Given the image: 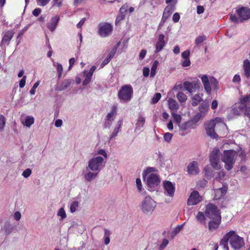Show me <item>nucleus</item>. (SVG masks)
Returning <instances> with one entry per match:
<instances>
[{"instance_id":"4c0bfd02","label":"nucleus","mask_w":250,"mask_h":250,"mask_svg":"<svg viewBox=\"0 0 250 250\" xmlns=\"http://www.w3.org/2000/svg\"><path fill=\"white\" fill-rule=\"evenodd\" d=\"M79 202L77 201H75L72 202L70 205V211L71 213H74L79 208Z\"/></svg>"},{"instance_id":"f704fd0d","label":"nucleus","mask_w":250,"mask_h":250,"mask_svg":"<svg viewBox=\"0 0 250 250\" xmlns=\"http://www.w3.org/2000/svg\"><path fill=\"white\" fill-rule=\"evenodd\" d=\"M71 83V80H65L57 89L60 91L63 90L69 87Z\"/></svg>"},{"instance_id":"5701e85b","label":"nucleus","mask_w":250,"mask_h":250,"mask_svg":"<svg viewBox=\"0 0 250 250\" xmlns=\"http://www.w3.org/2000/svg\"><path fill=\"white\" fill-rule=\"evenodd\" d=\"M227 189V188L225 186L215 189L214 190V198L219 199L223 197L226 193Z\"/></svg>"},{"instance_id":"7ed1b4c3","label":"nucleus","mask_w":250,"mask_h":250,"mask_svg":"<svg viewBox=\"0 0 250 250\" xmlns=\"http://www.w3.org/2000/svg\"><path fill=\"white\" fill-rule=\"evenodd\" d=\"M226 125L216 118L205 123V129L207 135L212 139H217L219 134L226 128Z\"/></svg>"},{"instance_id":"2f4dec72","label":"nucleus","mask_w":250,"mask_h":250,"mask_svg":"<svg viewBox=\"0 0 250 250\" xmlns=\"http://www.w3.org/2000/svg\"><path fill=\"white\" fill-rule=\"evenodd\" d=\"M34 118L31 116H26L23 125L27 127H30L34 123Z\"/></svg>"},{"instance_id":"f8f14e48","label":"nucleus","mask_w":250,"mask_h":250,"mask_svg":"<svg viewBox=\"0 0 250 250\" xmlns=\"http://www.w3.org/2000/svg\"><path fill=\"white\" fill-rule=\"evenodd\" d=\"M202 200V197L199 195L198 192L194 190L191 193L188 200L187 204L188 206L195 205L199 203Z\"/></svg>"},{"instance_id":"c03bdc74","label":"nucleus","mask_w":250,"mask_h":250,"mask_svg":"<svg viewBox=\"0 0 250 250\" xmlns=\"http://www.w3.org/2000/svg\"><path fill=\"white\" fill-rule=\"evenodd\" d=\"M196 220L201 224L205 223V217L204 213L202 212H198L196 216Z\"/></svg>"},{"instance_id":"69168bd1","label":"nucleus","mask_w":250,"mask_h":250,"mask_svg":"<svg viewBox=\"0 0 250 250\" xmlns=\"http://www.w3.org/2000/svg\"><path fill=\"white\" fill-rule=\"evenodd\" d=\"M52 3L53 6L61 7L62 5V2L59 0H53Z\"/></svg>"},{"instance_id":"4468645a","label":"nucleus","mask_w":250,"mask_h":250,"mask_svg":"<svg viewBox=\"0 0 250 250\" xmlns=\"http://www.w3.org/2000/svg\"><path fill=\"white\" fill-rule=\"evenodd\" d=\"M183 85L185 89L189 93L194 92L200 87V83L198 82H185Z\"/></svg>"},{"instance_id":"864d4df0","label":"nucleus","mask_w":250,"mask_h":250,"mask_svg":"<svg viewBox=\"0 0 250 250\" xmlns=\"http://www.w3.org/2000/svg\"><path fill=\"white\" fill-rule=\"evenodd\" d=\"M38 5L40 6H44L46 5L50 0H36Z\"/></svg>"},{"instance_id":"7c9ffc66","label":"nucleus","mask_w":250,"mask_h":250,"mask_svg":"<svg viewBox=\"0 0 250 250\" xmlns=\"http://www.w3.org/2000/svg\"><path fill=\"white\" fill-rule=\"evenodd\" d=\"M104 243L105 245H107L109 244L110 240V235L111 234V231L106 228L104 229Z\"/></svg>"},{"instance_id":"a211bd4d","label":"nucleus","mask_w":250,"mask_h":250,"mask_svg":"<svg viewBox=\"0 0 250 250\" xmlns=\"http://www.w3.org/2000/svg\"><path fill=\"white\" fill-rule=\"evenodd\" d=\"M60 20V17L58 15H56L52 17L49 22L47 23L48 29L51 32H53L56 28L58 23Z\"/></svg>"},{"instance_id":"ea45409f","label":"nucleus","mask_w":250,"mask_h":250,"mask_svg":"<svg viewBox=\"0 0 250 250\" xmlns=\"http://www.w3.org/2000/svg\"><path fill=\"white\" fill-rule=\"evenodd\" d=\"M207 40V37L205 35H202L197 37L195 40V43L196 46H199Z\"/></svg>"},{"instance_id":"9b49d317","label":"nucleus","mask_w":250,"mask_h":250,"mask_svg":"<svg viewBox=\"0 0 250 250\" xmlns=\"http://www.w3.org/2000/svg\"><path fill=\"white\" fill-rule=\"evenodd\" d=\"M112 25L108 23H100L99 24L98 34L102 37H106L111 33Z\"/></svg>"},{"instance_id":"393cba45","label":"nucleus","mask_w":250,"mask_h":250,"mask_svg":"<svg viewBox=\"0 0 250 250\" xmlns=\"http://www.w3.org/2000/svg\"><path fill=\"white\" fill-rule=\"evenodd\" d=\"M179 127L181 130L185 131L189 128H194L195 126L189 120L183 124H181L179 125Z\"/></svg>"},{"instance_id":"473e14b6","label":"nucleus","mask_w":250,"mask_h":250,"mask_svg":"<svg viewBox=\"0 0 250 250\" xmlns=\"http://www.w3.org/2000/svg\"><path fill=\"white\" fill-rule=\"evenodd\" d=\"M83 76L85 77V79L83 83V85H86L91 81L92 75L89 74L88 73V71L87 70L83 71Z\"/></svg>"},{"instance_id":"0eeeda50","label":"nucleus","mask_w":250,"mask_h":250,"mask_svg":"<svg viewBox=\"0 0 250 250\" xmlns=\"http://www.w3.org/2000/svg\"><path fill=\"white\" fill-rule=\"evenodd\" d=\"M220 151L218 148H214L209 155V160L212 167L215 169H221V165L220 162Z\"/></svg>"},{"instance_id":"bf43d9fd","label":"nucleus","mask_w":250,"mask_h":250,"mask_svg":"<svg viewBox=\"0 0 250 250\" xmlns=\"http://www.w3.org/2000/svg\"><path fill=\"white\" fill-rule=\"evenodd\" d=\"M183 60L182 62V66L184 67L188 66L190 64V61L189 58L183 59Z\"/></svg>"},{"instance_id":"cd10ccee","label":"nucleus","mask_w":250,"mask_h":250,"mask_svg":"<svg viewBox=\"0 0 250 250\" xmlns=\"http://www.w3.org/2000/svg\"><path fill=\"white\" fill-rule=\"evenodd\" d=\"M167 102L168 107L170 110L176 111L179 109V105L175 100L170 98Z\"/></svg>"},{"instance_id":"e433bc0d","label":"nucleus","mask_w":250,"mask_h":250,"mask_svg":"<svg viewBox=\"0 0 250 250\" xmlns=\"http://www.w3.org/2000/svg\"><path fill=\"white\" fill-rule=\"evenodd\" d=\"M202 100L203 99L201 96L198 94H196L192 98V105L193 106H196L198 105Z\"/></svg>"},{"instance_id":"bb28decb","label":"nucleus","mask_w":250,"mask_h":250,"mask_svg":"<svg viewBox=\"0 0 250 250\" xmlns=\"http://www.w3.org/2000/svg\"><path fill=\"white\" fill-rule=\"evenodd\" d=\"M145 118L142 116H139L135 125V130H139L143 127L145 123Z\"/></svg>"},{"instance_id":"6ab92c4d","label":"nucleus","mask_w":250,"mask_h":250,"mask_svg":"<svg viewBox=\"0 0 250 250\" xmlns=\"http://www.w3.org/2000/svg\"><path fill=\"white\" fill-rule=\"evenodd\" d=\"M164 35L163 34L159 35L158 40L156 44V53L160 52L165 46L166 43L164 41Z\"/></svg>"},{"instance_id":"338daca9","label":"nucleus","mask_w":250,"mask_h":250,"mask_svg":"<svg viewBox=\"0 0 250 250\" xmlns=\"http://www.w3.org/2000/svg\"><path fill=\"white\" fill-rule=\"evenodd\" d=\"M111 59L109 58L108 57H106L102 62L101 64V68H103L104 67L106 64L109 63Z\"/></svg>"},{"instance_id":"09e8293b","label":"nucleus","mask_w":250,"mask_h":250,"mask_svg":"<svg viewBox=\"0 0 250 250\" xmlns=\"http://www.w3.org/2000/svg\"><path fill=\"white\" fill-rule=\"evenodd\" d=\"M136 185L138 192L141 193H143L144 189L142 188V182L140 178H138L136 179Z\"/></svg>"},{"instance_id":"c85d7f7f","label":"nucleus","mask_w":250,"mask_h":250,"mask_svg":"<svg viewBox=\"0 0 250 250\" xmlns=\"http://www.w3.org/2000/svg\"><path fill=\"white\" fill-rule=\"evenodd\" d=\"M117 109L115 105H113L111 111L107 114L106 117V120L113 121L117 114Z\"/></svg>"},{"instance_id":"de8ad7c7","label":"nucleus","mask_w":250,"mask_h":250,"mask_svg":"<svg viewBox=\"0 0 250 250\" xmlns=\"http://www.w3.org/2000/svg\"><path fill=\"white\" fill-rule=\"evenodd\" d=\"M171 115L174 119V122L178 125H181L180 123L182 120V117L179 114H177L175 113H172Z\"/></svg>"},{"instance_id":"1a4fd4ad","label":"nucleus","mask_w":250,"mask_h":250,"mask_svg":"<svg viewBox=\"0 0 250 250\" xmlns=\"http://www.w3.org/2000/svg\"><path fill=\"white\" fill-rule=\"evenodd\" d=\"M206 215L210 219L221 220L220 213L217 208L211 204H209L206 206L205 211Z\"/></svg>"},{"instance_id":"a19ab883","label":"nucleus","mask_w":250,"mask_h":250,"mask_svg":"<svg viewBox=\"0 0 250 250\" xmlns=\"http://www.w3.org/2000/svg\"><path fill=\"white\" fill-rule=\"evenodd\" d=\"M58 217H60V218L59 220L62 221L66 217V212L63 208H60L57 214Z\"/></svg>"},{"instance_id":"ddd939ff","label":"nucleus","mask_w":250,"mask_h":250,"mask_svg":"<svg viewBox=\"0 0 250 250\" xmlns=\"http://www.w3.org/2000/svg\"><path fill=\"white\" fill-rule=\"evenodd\" d=\"M187 171L188 175L198 174L200 171L198 163L196 161L190 162L187 166Z\"/></svg>"},{"instance_id":"4d7b16f0","label":"nucleus","mask_w":250,"mask_h":250,"mask_svg":"<svg viewBox=\"0 0 250 250\" xmlns=\"http://www.w3.org/2000/svg\"><path fill=\"white\" fill-rule=\"evenodd\" d=\"M168 12H169V10H168V8L167 7L166 8H165V9L164 11L162 18V21H163V22H164L166 21V20L167 19V18L168 17L169 14L168 13H167V12L168 13Z\"/></svg>"},{"instance_id":"dca6fc26","label":"nucleus","mask_w":250,"mask_h":250,"mask_svg":"<svg viewBox=\"0 0 250 250\" xmlns=\"http://www.w3.org/2000/svg\"><path fill=\"white\" fill-rule=\"evenodd\" d=\"M160 180L158 176L154 173H150L147 178V183L148 186L154 187L159 184Z\"/></svg>"},{"instance_id":"20e7f679","label":"nucleus","mask_w":250,"mask_h":250,"mask_svg":"<svg viewBox=\"0 0 250 250\" xmlns=\"http://www.w3.org/2000/svg\"><path fill=\"white\" fill-rule=\"evenodd\" d=\"M237 157V153L234 150L224 151L222 160L225 163V167L227 170H230L232 168Z\"/></svg>"},{"instance_id":"f3484780","label":"nucleus","mask_w":250,"mask_h":250,"mask_svg":"<svg viewBox=\"0 0 250 250\" xmlns=\"http://www.w3.org/2000/svg\"><path fill=\"white\" fill-rule=\"evenodd\" d=\"M163 185L165 193L170 197H173L175 190L174 185L171 182L168 181H164Z\"/></svg>"},{"instance_id":"423d86ee","label":"nucleus","mask_w":250,"mask_h":250,"mask_svg":"<svg viewBox=\"0 0 250 250\" xmlns=\"http://www.w3.org/2000/svg\"><path fill=\"white\" fill-rule=\"evenodd\" d=\"M133 94V88L130 85L123 86L118 92L119 98L124 102L131 100Z\"/></svg>"},{"instance_id":"8fccbe9b","label":"nucleus","mask_w":250,"mask_h":250,"mask_svg":"<svg viewBox=\"0 0 250 250\" xmlns=\"http://www.w3.org/2000/svg\"><path fill=\"white\" fill-rule=\"evenodd\" d=\"M6 124V119L2 115L0 114V131L3 130Z\"/></svg>"},{"instance_id":"c756f323","label":"nucleus","mask_w":250,"mask_h":250,"mask_svg":"<svg viewBox=\"0 0 250 250\" xmlns=\"http://www.w3.org/2000/svg\"><path fill=\"white\" fill-rule=\"evenodd\" d=\"M243 67L245 71V75L249 77L250 76V61L246 60L244 61Z\"/></svg>"},{"instance_id":"6e6d98bb","label":"nucleus","mask_w":250,"mask_h":250,"mask_svg":"<svg viewBox=\"0 0 250 250\" xmlns=\"http://www.w3.org/2000/svg\"><path fill=\"white\" fill-rule=\"evenodd\" d=\"M172 137V134L170 133H166L164 136V140L167 142H169Z\"/></svg>"},{"instance_id":"13d9d810","label":"nucleus","mask_w":250,"mask_h":250,"mask_svg":"<svg viewBox=\"0 0 250 250\" xmlns=\"http://www.w3.org/2000/svg\"><path fill=\"white\" fill-rule=\"evenodd\" d=\"M30 26V24H28L27 25H26L25 27H24V28L23 29L19 31L18 38H19L28 29V28H29Z\"/></svg>"},{"instance_id":"5fc2aeb1","label":"nucleus","mask_w":250,"mask_h":250,"mask_svg":"<svg viewBox=\"0 0 250 250\" xmlns=\"http://www.w3.org/2000/svg\"><path fill=\"white\" fill-rule=\"evenodd\" d=\"M39 84H40V81H37L34 83L32 89L30 90L29 92H30V94L34 95L35 94L36 89L38 87Z\"/></svg>"},{"instance_id":"f257e3e1","label":"nucleus","mask_w":250,"mask_h":250,"mask_svg":"<svg viewBox=\"0 0 250 250\" xmlns=\"http://www.w3.org/2000/svg\"><path fill=\"white\" fill-rule=\"evenodd\" d=\"M106 162L100 156H95L89 160L87 166L83 172L86 182H90L95 179L99 173L105 167Z\"/></svg>"},{"instance_id":"3c124183","label":"nucleus","mask_w":250,"mask_h":250,"mask_svg":"<svg viewBox=\"0 0 250 250\" xmlns=\"http://www.w3.org/2000/svg\"><path fill=\"white\" fill-rule=\"evenodd\" d=\"M32 173V170L30 168H27L24 170L22 173V176H23L25 178H27L29 177Z\"/></svg>"},{"instance_id":"052dcab7","label":"nucleus","mask_w":250,"mask_h":250,"mask_svg":"<svg viewBox=\"0 0 250 250\" xmlns=\"http://www.w3.org/2000/svg\"><path fill=\"white\" fill-rule=\"evenodd\" d=\"M168 241L166 239H164L162 242L161 244L160 245L159 249L162 250L164 249L168 244Z\"/></svg>"},{"instance_id":"c9c22d12","label":"nucleus","mask_w":250,"mask_h":250,"mask_svg":"<svg viewBox=\"0 0 250 250\" xmlns=\"http://www.w3.org/2000/svg\"><path fill=\"white\" fill-rule=\"evenodd\" d=\"M127 5L123 6L120 9V14L117 17L116 22L120 21L125 18L124 13L126 11Z\"/></svg>"},{"instance_id":"774afa93","label":"nucleus","mask_w":250,"mask_h":250,"mask_svg":"<svg viewBox=\"0 0 250 250\" xmlns=\"http://www.w3.org/2000/svg\"><path fill=\"white\" fill-rule=\"evenodd\" d=\"M189 51L187 50L182 53V57L183 59L189 58Z\"/></svg>"},{"instance_id":"603ef678","label":"nucleus","mask_w":250,"mask_h":250,"mask_svg":"<svg viewBox=\"0 0 250 250\" xmlns=\"http://www.w3.org/2000/svg\"><path fill=\"white\" fill-rule=\"evenodd\" d=\"M161 97V95L159 93H156L153 98L152 99V103L153 104L157 103Z\"/></svg>"},{"instance_id":"b1692460","label":"nucleus","mask_w":250,"mask_h":250,"mask_svg":"<svg viewBox=\"0 0 250 250\" xmlns=\"http://www.w3.org/2000/svg\"><path fill=\"white\" fill-rule=\"evenodd\" d=\"M208 108L209 105L208 104H202L199 106V112L198 113L203 117H205L208 112Z\"/></svg>"},{"instance_id":"a878e982","label":"nucleus","mask_w":250,"mask_h":250,"mask_svg":"<svg viewBox=\"0 0 250 250\" xmlns=\"http://www.w3.org/2000/svg\"><path fill=\"white\" fill-rule=\"evenodd\" d=\"M121 124L122 122L121 121H119L118 123L117 126L114 128L113 131L111 132V134L110 135L108 138V140L109 141H111L114 138L117 136L118 132L120 131Z\"/></svg>"},{"instance_id":"680f3d73","label":"nucleus","mask_w":250,"mask_h":250,"mask_svg":"<svg viewBox=\"0 0 250 250\" xmlns=\"http://www.w3.org/2000/svg\"><path fill=\"white\" fill-rule=\"evenodd\" d=\"M183 225L178 226L176 227L173 231V233L174 235L177 234L183 229Z\"/></svg>"},{"instance_id":"72a5a7b5","label":"nucleus","mask_w":250,"mask_h":250,"mask_svg":"<svg viewBox=\"0 0 250 250\" xmlns=\"http://www.w3.org/2000/svg\"><path fill=\"white\" fill-rule=\"evenodd\" d=\"M221 220L213 219L208 224L209 229L210 230L216 229L220 222Z\"/></svg>"},{"instance_id":"e2e57ef3","label":"nucleus","mask_w":250,"mask_h":250,"mask_svg":"<svg viewBox=\"0 0 250 250\" xmlns=\"http://www.w3.org/2000/svg\"><path fill=\"white\" fill-rule=\"evenodd\" d=\"M26 79V76H24L22 77V78L21 80V81L20 82V83H19V86L20 88H23L25 86Z\"/></svg>"},{"instance_id":"412c9836","label":"nucleus","mask_w":250,"mask_h":250,"mask_svg":"<svg viewBox=\"0 0 250 250\" xmlns=\"http://www.w3.org/2000/svg\"><path fill=\"white\" fill-rule=\"evenodd\" d=\"M13 229V227L9 222H5L1 226V230L5 235L10 234Z\"/></svg>"},{"instance_id":"37998d69","label":"nucleus","mask_w":250,"mask_h":250,"mask_svg":"<svg viewBox=\"0 0 250 250\" xmlns=\"http://www.w3.org/2000/svg\"><path fill=\"white\" fill-rule=\"evenodd\" d=\"M204 117L199 114L198 113H196L190 120L193 123L194 125L195 126L197 123Z\"/></svg>"},{"instance_id":"f03ea898","label":"nucleus","mask_w":250,"mask_h":250,"mask_svg":"<svg viewBox=\"0 0 250 250\" xmlns=\"http://www.w3.org/2000/svg\"><path fill=\"white\" fill-rule=\"evenodd\" d=\"M231 247L235 249H239L244 246L245 243L243 238L236 234L234 231H230L227 233L220 241V245L224 250H229L228 241Z\"/></svg>"},{"instance_id":"6e6552de","label":"nucleus","mask_w":250,"mask_h":250,"mask_svg":"<svg viewBox=\"0 0 250 250\" xmlns=\"http://www.w3.org/2000/svg\"><path fill=\"white\" fill-rule=\"evenodd\" d=\"M239 101L242 104V112L244 116L250 119V94L241 96Z\"/></svg>"},{"instance_id":"2eb2a0df","label":"nucleus","mask_w":250,"mask_h":250,"mask_svg":"<svg viewBox=\"0 0 250 250\" xmlns=\"http://www.w3.org/2000/svg\"><path fill=\"white\" fill-rule=\"evenodd\" d=\"M239 18L241 21L247 20L250 18V9L242 7L237 10Z\"/></svg>"},{"instance_id":"a18cd8bd","label":"nucleus","mask_w":250,"mask_h":250,"mask_svg":"<svg viewBox=\"0 0 250 250\" xmlns=\"http://www.w3.org/2000/svg\"><path fill=\"white\" fill-rule=\"evenodd\" d=\"M97 154L101 155L100 156L104 159V161L106 162V160L107 158V154L106 151L103 149H98L97 151Z\"/></svg>"},{"instance_id":"aec40b11","label":"nucleus","mask_w":250,"mask_h":250,"mask_svg":"<svg viewBox=\"0 0 250 250\" xmlns=\"http://www.w3.org/2000/svg\"><path fill=\"white\" fill-rule=\"evenodd\" d=\"M14 33L12 31L9 30L5 32L1 42L2 45L9 44L10 40L14 36Z\"/></svg>"},{"instance_id":"49530a36","label":"nucleus","mask_w":250,"mask_h":250,"mask_svg":"<svg viewBox=\"0 0 250 250\" xmlns=\"http://www.w3.org/2000/svg\"><path fill=\"white\" fill-rule=\"evenodd\" d=\"M158 64H159V62L158 61H155L154 62H153V63L151 66V68L150 76L151 77H154V76L155 75L156 70L157 67L158 65Z\"/></svg>"},{"instance_id":"0e129e2a","label":"nucleus","mask_w":250,"mask_h":250,"mask_svg":"<svg viewBox=\"0 0 250 250\" xmlns=\"http://www.w3.org/2000/svg\"><path fill=\"white\" fill-rule=\"evenodd\" d=\"M155 170V168L153 167H148L146 168V170L144 171V174H145L146 175L151 173L152 172H153Z\"/></svg>"},{"instance_id":"39448f33","label":"nucleus","mask_w":250,"mask_h":250,"mask_svg":"<svg viewBox=\"0 0 250 250\" xmlns=\"http://www.w3.org/2000/svg\"><path fill=\"white\" fill-rule=\"evenodd\" d=\"M156 207V202L150 196H147L140 204L141 211L145 214H151Z\"/></svg>"},{"instance_id":"58836bf2","label":"nucleus","mask_w":250,"mask_h":250,"mask_svg":"<svg viewBox=\"0 0 250 250\" xmlns=\"http://www.w3.org/2000/svg\"><path fill=\"white\" fill-rule=\"evenodd\" d=\"M176 98L181 103H185L187 100V96L182 92H179L176 94Z\"/></svg>"},{"instance_id":"4be33fe9","label":"nucleus","mask_w":250,"mask_h":250,"mask_svg":"<svg viewBox=\"0 0 250 250\" xmlns=\"http://www.w3.org/2000/svg\"><path fill=\"white\" fill-rule=\"evenodd\" d=\"M241 111H242V104L239 102L238 104H235L232 107L230 113L234 116H239Z\"/></svg>"},{"instance_id":"9d476101","label":"nucleus","mask_w":250,"mask_h":250,"mask_svg":"<svg viewBox=\"0 0 250 250\" xmlns=\"http://www.w3.org/2000/svg\"><path fill=\"white\" fill-rule=\"evenodd\" d=\"M202 83L204 89L208 94H210L211 87V85H214L216 86L218 82L217 80L213 77L208 78L207 75H204L201 77Z\"/></svg>"},{"instance_id":"79ce46f5","label":"nucleus","mask_w":250,"mask_h":250,"mask_svg":"<svg viewBox=\"0 0 250 250\" xmlns=\"http://www.w3.org/2000/svg\"><path fill=\"white\" fill-rule=\"evenodd\" d=\"M53 65L57 68L59 78H61L63 72V67L62 65L58 62H54Z\"/></svg>"}]
</instances>
